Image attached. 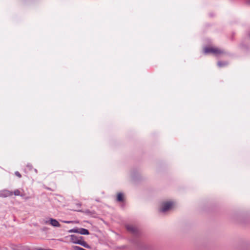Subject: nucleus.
<instances>
[{
	"instance_id": "nucleus-9",
	"label": "nucleus",
	"mask_w": 250,
	"mask_h": 250,
	"mask_svg": "<svg viewBox=\"0 0 250 250\" xmlns=\"http://www.w3.org/2000/svg\"><path fill=\"white\" fill-rule=\"evenodd\" d=\"M14 194L16 196H20L21 195V193L19 190L16 189L14 191Z\"/></svg>"
},
{
	"instance_id": "nucleus-12",
	"label": "nucleus",
	"mask_w": 250,
	"mask_h": 250,
	"mask_svg": "<svg viewBox=\"0 0 250 250\" xmlns=\"http://www.w3.org/2000/svg\"><path fill=\"white\" fill-rule=\"evenodd\" d=\"M62 222L65 223H67V224H69V223H71L73 222L72 221H63Z\"/></svg>"
},
{
	"instance_id": "nucleus-4",
	"label": "nucleus",
	"mask_w": 250,
	"mask_h": 250,
	"mask_svg": "<svg viewBox=\"0 0 250 250\" xmlns=\"http://www.w3.org/2000/svg\"><path fill=\"white\" fill-rule=\"evenodd\" d=\"M43 223L45 224H49L53 227H60L61 225L59 222L55 219L49 218L48 219H46L43 220Z\"/></svg>"
},
{
	"instance_id": "nucleus-10",
	"label": "nucleus",
	"mask_w": 250,
	"mask_h": 250,
	"mask_svg": "<svg viewBox=\"0 0 250 250\" xmlns=\"http://www.w3.org/2000/svg\"><path fill=\"white\" fill-rule=\"evenodd\" d=\"M15 174H16V175H17L19 178L21 177V174L18 171H16L15 172Z\"/></svg>"
},
{
	"instance_id": "nucleus-6",
	"label": "nucleus",
	"mask_w": 250,
	"mask_h": 250,
	"mask_svg": "<svg viewBox=\"0 0 250 250\" xmlns=\"http://www.w3.org/2000/svg\"><path fill=\"white\" fill-rule=\"evenodd\" d=\"M13 193L12 191L4 189L0 191V197H7L12 195Z\"/></svg>"
},
{
	"instance_id": "nucleus-2",
	"label": "nucleus",
	"mask_w": 250,
	"mask_h": 250,
	"mask_svg": "<svg viewBox=\"0 0 250 250\" xmlns=\"http://www.w3.org/2000/svg\"><path fill=\"white\" fill-rule=\"evenodd\" d=\"M205 54L212 53L215 55H218L223 53V51L219 48L214 46L206 47L204 48Z\"/></svg>"
},
{
	"instance_id": "nucleus-3",
	"label": "nucleus",
	"mask_w": 250,
	"mask_h": 250,
	"mask_svg": "<svg viewBox=\"0 0 250 250\" xmlns=\"http://www.w3.org/2000/svg\"><path fill=\"white\" fill-rule=\"evenodd\" d=\"M174 206L173 202L168 201L163 203L160 207V210L162 212H166L172 209Z\"/></svg>"
},
{
	"instance_id": "nucleus-7",
	"label": "nucleus",
	"mask_w": 250,
	"mask_h": 250,
	"mask_svg": "<svg viewBox=\"0 0 250 250\" xmlns=\"http://www.w3.org/2000/svg\"><path fill=\"white\" fill-rule=\"evenodd\" d=\"M126 228L128 231L132 232H135L136 230L135 228L131 225H127Z\"/></svg>"
},
{
	"instance_id": "nucleus-5",
	"label": "nucleus",
	"mask_w": 250,
	"mask_h": 250,
	"mask_svg": "<svg viewBox=\"0 0 250 250\" xmlns=\"http://www.w3.org/2000/svg\"><path fill=\"white\" fill-rule=\"evenodd\" d=\"M69 232H75L80 233L83 235H88L89 234V231L85 229H74L69 230Z\"/></svg>"
},
{
	"instance_id": "nucleus-11",
	"label": "nucleus",
	"mask_w": 250,
	"mask_h": 250,
	"mask_svg": "<svg viewBox=\"0 0 250 250\" xmlns=\"http://www.w3.org/2000/svg\"><path fill=\"white\" fill-rule=\"evenodd\" d=\"M218 65L219 66H222L225 65V63H223L221 62H218Z\"/></svg>"
},
{
	"instance_id": "nucleus-1",
	"label": "nucleus",
	"mask_w": 250,
	"mask_h": 250,
	"mask_svg": "<svg viewBox=\"0 0 250 250\" xmlns=\"http://www.w3.org/2000/svg\"><path fill=\"white\" fill-rule=\"evenodd\" d=\"M70 237L71 241L72 243L79 244L86 248H89L88 245L83 240L82 237L78 236L75 235H71Z\"/></svg>"
},
{
	"instance_id": "nucleus-8",
	"label": "nucleus",
	"mask_w": 250,
	"mask_h": 250,
	"mask_svg": "<svg viewBox=\"0 0 250 250\" xmlns=\"http://www.w3.org/2000/svg\"><path fill=\"white\" fill-rule=\"evenodd\" d=\"M123 200V195L120 193L117 195V200L119 201H122Z\"/></svg>"
}]
</instances>
